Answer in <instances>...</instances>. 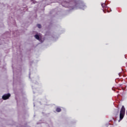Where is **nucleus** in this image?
Returning <instances> with one entry per match:
<instances>
[{"mask_svg":"<svg viewBox=\"0 0 127 127\" xmlns=\"http://www.w3.org/2000/svg\"><path fill=\"white\" fill-rule=\"evenodd\" d=\"M126 114V108H125V106H123L120 111V120L119 122H121L123 119L125 117V115Z\"/></svg>","mask_w":127,"mask_h":127,"instance_id":"obj_1","label":"nucleus"},{"mask_svg":"<svg viewBox=\"0 0 127 127\" xmlns=\"http://www.w3.org/2000/svg\"><path fill=\"white\" fill-rule=\"evenodd\" d=\"M101 6L103 7V11L104 12V13H106L107 11V12H109V11L108 10V6H107V4H106V3H101Z\"/></svg>","mask_w":127,"mask_h":127,"instance_id":"obj_2","label":"nucleus"},{"mask_svg":"<svg viewBox=\"0 0 127 127\" xmlns=\"http://www.w3.org/2000/svg\"><path fill=\"white\" fill-rule=\"evenodd\" d=\"M10 97V94L8 93L7 94H4V95L2 96V99L3 100H7Z\"/></svg>","mask_w":127,"mask_h":127,"instance_id":"obj_3","label":"nucleus"},{"mask_svg":"<svg viewBox=\"0 0 127 127\" xmlns=\"http://www.w3.org/2000/svg\"><path fill=\"white\" fill-rule=\"evenodd\" d=\"M35 38H36V39H37V40H40V38L39 37V35H35L34 36Z\"/></svg>","mask_w":127,"mask_h":127,"instance_id":"obj_4","label":"nucleus"},{"mask_svg":"<svg viewBox=\"0 0 127 127\" xmlns=\"http://www.w3.org/2000/svg\"><path fill=\"white\" fill-rule=\"evenodd\" d=\"M56 112H57L58 113H60V112H61V108H60V107H57L56 109Z\"/></svg>","mask_w":127,"mask_h":127,"instance_id":"obj_5","label":"nucleus"},{"mask_svg":"<svg viewBox=\"0 0 127 127\" xmlns=\"http://www.w3.org/2000/svg\"><path fill=\"white\" fill-rule=\"evenodd\" d=\"M37 27H38V28H41V25L38 24L37 25Z\"/></svg>","mask_w":127,"mask_h":127,"instance_id":"obj_6","label":"nucleus"}]
</instances>
